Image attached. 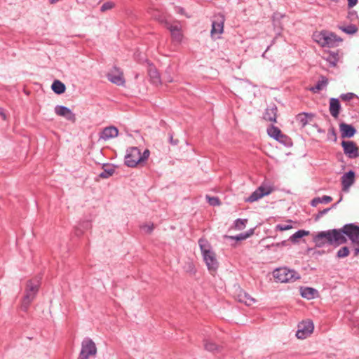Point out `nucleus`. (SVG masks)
Listing matches in <instances>:
<instances>
[{"label":"nucleus","mask_w":359,"mask_h":359,"mask_svg":"<svg viewBox=\"0 0 359 359\" xmlns=\"http://www.w3.org/2000/svg\"><path fill=\"white\" fill-rule=\"evenodd\" d=\"M313 241L319 247L325 245L338 246L344 244V240L341 236L339 229L318 232L314 236Z\"/></svg>","instance_id":"obj_1"},{"label":"nucleus","mask_w":359,"mask_h":359,"mask_svg":"<svg viewBox=\"0 0 359 359\" xmlns=\"http://www.w3.org/2000/svg\"><path fill=\"white\" fill-rule=\"evenodd\" d=\"M313 40L322 47L332 48L337 46L342 39L336 34L328 31L315 32L313 34Z\"/></svg>","instance_id":"obj_2"},{"label":"nucleus","mask_w":359,"mask_h":359,"mask_svg":"<svg viewBox=\"0 0 359 359\" xmlns=\"http://www.w3.org/2000/svg\"><path fill=\"white\" fill-rule=\"evenodd\" d=\"M339 230L344 240V243L347 242V237L351 241L354 249L359 245V226L354 223H349L344 225Z\"/></svg>","instance_id":"obj_3"},{"label":"nucleus","mask_w":359,"mask_h":359,"mask_svg":"<svg viewBox=\"0 0 359 359\" xmlns=\"http://www.w3.org/2000/svg\"><path fill=\"white\" fill-rule=\"evenodd\" d=\"M39 280H31L27 283L25 290V294L22 299L21 308L23 311H26L30 304L35 299L36 295L39 290Z\"/></svg>","instance_id":"obj_4"},{"label":"nucleus","mask_w":359,"mask_h":359,"mask_svg":"<svg viewBox=\"0 0 359 359\" xmlns=\"http://www.w3.org/2000/svg\"><path fill=\"white\" fill-rule=\"evenodd\" d=\"M273 277L280 283L294 282L300 278L297 271L287 267L276 269L273 271Z\"/></svg>","instance_id":"obj_5"},{"label":"nucleus","mask_w":359,"mask_h":359,"mask_svg":"<svg viewBox=\"0 0 359 359\" xmlns=\"http://www.w3.org/2000/svg\"><path fill=\"white\" fill-rule=\"evenodd\" d=\"M97 353L95 344L90 338H85L81 343V349L79 359H88Z\"/></svg>","instance_id":"obj_6"},{"label":"nucleus","mask_w":359,"mask_h":359,"mask_svg":"<svg viewBox=\"0 0 359 359\" xmlns=\"http://www.w3.org/2000/svg\"><path fill=\"white\" fill-rule=\"evenodd\" d=\"M140 162H142V158L140 149L137 147L128 149L125 156V164L128 167L133 168Z\"/></svg>","instance_id":"obj_7"},{"label":"nucleus","mask_w":359,"mask_h":359,"mask_svg":"<svg viewBox=\"0 0 359 359\" xmlns=\"http://www.w3.org/2000/svg\"><path fill=\"white\" fill-rule=\"evenodd\" d=\"M314 330V325L311 320L302 321L298 325L296 337L300 339L307 338Z\"/></svg>","instance_id":"obj_8"},{"label":"nucleus","mask_w":359,"mask_h":359,"mask_svg":"<svg viewBox=\"0 0 359 359\" xmlns=\"http://www.w3.org/2000/svg\"><path fill=\"white\" fill-rule=\"evenodd\" d=\"M225 18L222 14H218L214 16L212 20L211 36L215 37L216 35L221 34L224 31V24Z\"/></svg>","instance_id":"obj_9"},{"label":"nucleus","mask_w":359,"mask_h":359,"mask_svg":"<svg viewBox=\"0 0 359 359\" xmlns=\"http://www.w3.org/2000/svg\"><path fill=\"white\" fill-rule=\"evenodd\" d=\"M341 147L344 153L349 158H356L359 156L358 148L354 142L344 140L341 142Z\"/></svg>","instance_id":"obj_10"},{"label":"nucleus","mask_w":359,"mask_h":359,"mask_svg":"<svg viewBox=\"0 0 359 359\" xmlns=\"http://www.w3.org/2000/svg\"><path fill=\"white\" fill-rule=\"evenodd\" d=\"M208 269L210 273L215 272L218 268V262L213 251H206L203 256Z\"/></svg>","instance_id":"obj_11"},{"label":"nucleus","mask_w":359,"mask_h":359,"mask_svg":"<svg viewBox=\"0 0 359 359\" xmlns=\"http://www.w3.org/2000/svg\"><path fill=\"white\" fill-rule=\"evenodd\" d=\"M107 76L109 81L117 86H123L125 84L123 72L117 67H114V69L107 74Z\"/></svg>","instance_id":"obj_12"},{"label":"nucleus","mask_w":359,"mask_h":359,"mask_svg":"<svg viewBox=\"0 0 359 359\" xmlns=\"http://www.w3.org/2000/svg\"><path fill=\"white\" fill-rule=\"evenodd\" d=\"M55 113L59 116L64 117L67 121H69L72 123L76 121V116L72 112V111L67 107L62 105H57L55 107Z\"/></svg>","instance_id":"obj_13"},{"label":"nucleus","mask_w":359,"mask_h":359,"mask_svg":"<svg viewBox=\"0 0 359 359\" xmlns=\"http://www.w3.org/2000/svg\"><path fill=\"white\" fill-rule=\"evenodd\" d=\"M271 193V190L264 187H259L245 200L246 202L252 203L257 201L263 196H267Z\"/></svg>","instance_id":"obj_14"},{"label":"nucleus","mask_w":359,"mask_h":359,"mask_svg":"<svg viewBox=\"0 0 359 359\" xmlns=\"http://www.w3.org/2000/svg\"><path fill=\"white\" fill-rule=\"evenodd\" d=\"M118 135V130L115 126H109L104 128L100 133V140H103L104 141H107L109 139L114 138L117 137Z\"/></svg>","instance_id":"obj_15"},{"label":"nucleus","mask_w":359,"mask_h":359,"mask_svg":"<svg viewBox=\"0 0 359 359\" xmlns=\"http://www.w3.org/2000/svg\"><path fill=\"white\" fill-rule=\"evenodd\" d=\"M313 117L314 115L313 114L302 112L296 116L295 120L300 128H304L307 124L313 121Z\"/></svg>","instance_id":"obj_16"},{"label":"nucleus","mask_w":359,"mask_h":359,"mask_svg":"<svg viewBox=\"0 0 359 359\" xmlns=\"http://www.w3.org/2000/svg\"><path fill=\"white\" fill-rule=\"evenodd\" d=\"M355 172L353 170L344 174L341 177L343 191H348L349 187L354 183Z\"/></svg>","instance_id":"obj_17"},{"label":"nucleus","mask_w":359,"mask_h":359,"mask_svg":"<svg viewBox=\"0 0 359 359\" xmlns=\"http://www.w3.org/2000/svg\"><path fill=\"white\" fill-rule=\"evenodd\" d=\"M339 128L342 137L351 138L356 133L355 128L350 124L341 123L339 125Z\"/></svg>","instance_id":"obj_18"},{"label":"nucleus","mask_w":359,"mask_h":359,"mask_svg":"<svg viewBox=\"0 0 359 359\" xmlns=\"http://www.w3.org/2000/svg\"><path fill=\"white\" fill-rule=\"evenodd\" d=\"M165 26L170 32L173 41L178 43L180 42V29L177 22L172 23L168 20L165 21Z\"/></svg>","instance_id":"obj_19"},{"label":"nucleus","mask_w":359,"mask_h":359,"mask_svg":"<svg viewBox=\"0 0 359 359\" xmlns=\"http://www.w3.org/2000/svg\"><path fill=\"white\" fill-rule=\"evenodd\" d=\"M148 74L150 79V81L155 86H158L161 84V76L157 71L156 68L152 65H149L148 67Z\"/></svg>","instance_id":"obj_20"},{"label":"nucleus","mask_w":359,"mask_h":359,"mask_svg":"<svg viewBox=\"0 0 359 359\" xmlns=\"http://www.w3.org/2000/svg\"><path fill=\"white\" fill-rule=\"evenodd\" d=\"M341 104L338 98H330V113L334 118H337L340 113Z\"/></svg>","instance_id":"obj_21"},{"label":"nucleus","mask_w":359,"mask_h":359,"mask_svg":"<svg viewBox=\"0 0 359 359\" xmlns=\"http://www.w3.org/2000/svg\"><path fill=\"white\" fill-rule=\"evenodd\" d=\"M320 80L316 85L309 88V90L313 93H317L323 89L325 88L328 85V79L325 76H320Z\"/></svg>","instance_id":"obj_22"},{"label":"nucleus","mask_w":359,"mask_h":359,"mask_svg":"<svg viewBox=\"0 0 359 359\" xmlns=\"http://www.w3.org/2000/svg\"><path fill=\"white\" fill-rule=\"evenodd\" d=\"M278 109L276 106H273L266 109V112L264 115V118L266 121L276 123L277 118Z\"/></svg>","instance_id":"obj_23"},{"label":"nucleus","mask_w":359,"mask_h":359,"mask_svg":"<svg viewBox=\"0 0 359 359\" xmlns=\"http://www.w3.org/2000/svg\"><path fill=\"white\" fill-rule=\"evenodd\" d=\"M238 297L240 302H243L247 306H251L255 302V299L244 291H241Z\"/></svg>","instance_id":"obj_24"},{"label":"nucleus","mask_w":359,"mask_h":359,"mask_svg":"<svg viewBox=\"0 0 359 359\" xmlns=\"http://www.w3.org/2000/svg\"><path fill=\"white\" fill-rule=\"evenodd\" d=\"M51 89L55 93L60 95L65 93L66 87L65 85L60 81L55 80L52 83Z\"/></svg>","instance_id":"obj_25"},{"label":"nucleus","mask_w":359,"mask_h":359,"mask_svg":"<svg viewBox=\"0 0 359 359\" xmlns=\"http://www.w3.org/2000/svg\"><path fill=\"white\" fill-rule=\"evenodd\" d=\"M317 294V290L312 287H304L301 289V295L307 299H313Z\"/></svg>","instance_id":"obj_26"},{"label":"nucleus","mask_w":359,"mask_h":359,"mask_svg":"<svg viewBox=\"0 0 359 359\" xmlns=\"http://www.w3.org/2000/svg\"><path fill=\"white\" fill-rule=\"evenodd\" d=\"M115 172V168L111 165H104L103 171L100 173L99 177L102 179H107L113 175Z\"/></svg>","instance_id":"obj_27"},{"label":"nucleus","mask_w":359,"mask_h":359,"mask_svg":"<svg viewBox=\"0 0 359 359\" xmlns=\"http://www.w3.org/2000/svg\"><path fill=\"white\" fill-rule=\"evenodd\" d=\"M332 201V198L330 196H323V197H316L311 201V205L316 207L319 203H328Z\"/></svg>","instance_id":"obj_28"},{"label":"nucleus","mask_w":359,"mask_h":359,"mask_svg":"<svg viewBox=\"0 0 359 359\" xmlns=\"http://www.w3.org/2000/svg\"><path fill=\"white\" fill-rule=\"evenodd\" d=\"M204 347L205 350L210 352H219L221 349L219 346L208 339L204 340Z\"/></svg>","instance_id":"obj_29"},{"label":"nucleus","mask_w":359,"mask_h":359,"mask_svg":"<svg viewBox=\"0 0 359 359\" xmlns=\"http://www.w3.org/2000/svg\"><path fill=\"white\" fill-rule=\"evenodd\" d=\"M267 134L274 140H276L281 134V130L276 126L271 125L267 129Z\"/></svg>","instance_id":"obj_30"},{"label":"nucleus","mask_w":359,"mask_h":359,"mask_svg":"<svg viewBox=\"0 0 359 359\" xmlns=\"http://www.w3.org/2000/svg\"><path fill=\"white\" fill-rule=\"evenodd\" d=\"M309 232L305 230H298L294 234L290 237V240L292 242H297L299 238L304 237V236L309 235Z\"/></svg>","instance_id":"obj_31"},{"label":"nucleus","mask_w":359,"mask_h":359,"mask_svg":"<svg viewBox=\"0 0 359 359\" xmlns=\"http://www.w3.org/2000/svg\"><path fill=\"white\" fill-rule=\"evenodd\" d=\"M276 140L285 147H291L292 145V140L288 136L283 133Z\"/></svg>","instance_id":"obj_32"},{"label":"nucleus","mask_w":359,"mask_h":359,"mask_svg":"<svg viewBox=\"0 0 359 359\" xmlns=\"http://www.w3.org/2000/svg\"><path fill=\"white\" fill-rule=\"evenodd\" d=\"M339 28L341 31L348 34H353L358 32V27L352 24L345 27H340Z\"/></svg>","instance_id":"obj_33"},{"label":"nucleus","mask_w":359,"mask_h":359,"mask_svg":"<svg viewBox=\"0 0 359 359\" xmlns=\"http://www.w3.org/2000/svg\"><path fill=\"white\" fill-rule=\"evenodd\" d=\"M198 244H199L203 256L205 255V252L206 251H212L210 249V245L206 240L203 239V238L199 239Z\"/></svg>","instance_id":"obj_34"},{"label":"nucleus","mask_w":359,"mask_h":359,"mask_svg":"<svg viewBox=\"0 0 359 359\" xmlns=\"http://www.w3.org/2000/svg\"><path fill=\"white\" fill-rule=\"evenodd\" d=\"M247 222V219H237L234 221V227L236 230L241 231L245 227Z\"/></svg>","instance_id":"obj_35"},{"label":"nucleus","mask_w":359,"mask_h":359,"mask_svg":"<svg viewBox=\"0 0 359 359\" xmlns=\"http://www.w3.org/2000/svg\"><path fill=\"white\" fill-rule=\"evenodd\" d=\"M205 198L208 203L212 206H218L221 203L218 197L206 195Z\"/></svg>","instance_id":"obj_36"},{"label":"nucleus","mask_w":359,"mask_h":359,"mask_svg":"<svg viewBox=\"0 0 359 359\" xmlns=\"http://www.w3.org/2000/svg\"><path fill=\"white\" fill-rule=\"evenodd\" d=\"M350 250L349 248L346 246L341 248L337 253V257L338 258H344L346 257L349 255Z\"/></svg>","instance_id":"obj_37"},{"label":"nucleus","mask_w":359,"mask_h":359,"mask_svg":"<svg viewBox=\"0 0 359 359\" xmlns=\"http://www.w3.org/2000/svg\"><path fill=\"white\" fill-rule=\"evenodd\" d=\"M90 226V223L88 222H83L80 224L79 228H76L75 233L77 236H81L83 233V230L81 229H88Z\"/></svg>","instance_id":"obj_38"},{"label":"nucleus","mask_w":359,"mask_h":359,"mask_svg":"<svg viewBox=\"0 0 359 359\" xmlns=\"http://www.w3.org/2000/svg\"><path fill=\"white\" fill-rule=\"evenodd\" d=\"M115 6V4L112 1H107L104 3L100 7L101 12H105L108 10L112 9Z\"/></svg>","instance_id":"obj_39"},{"label":"nucleus","mask_w":359,"mask_h":359,"mask_svg":"<svg viewBox=\"0 0 359 359\" xmlns=\"http://www.w3.org/2000/svg\"><path fill=\"white\" fill-rule=\"evenodd\" d=\"M141 229L147 233H151L154 229V225L152 223L144 224L141 226Z\"/></svg>","instance_id":"obj_40"},{"label":"nucleus","mask_w":359,"mask_h":359,"mask_svg":"<svg viewBox=\"0 0 359 359\" xmlns=\"http://www.w3.org/2000/svg\"><path fill=\"white\" fill-rule=\"evenodd\" d=\"M355 97V95L353 93H347L341 94L340 98L344 101H349Z\"/></svg>","instance_id":"obj_41"},{"label":"nucleus","mask_w":359,"mask_h":359,"mask_svg":"<svg viewBox=\"0 0 359 359\" xmlns=\"http://www.w3.org/2000/svg\"><path fill=\"white\" fill-rule=\"evenodd\" d=\"M292 228V226L290 224H278L276 226V229L280 231H287Z\"/></svg>","instance_id":"obj_42"},{"label":"nucleus","mask_w":359,"mask_h":359,"mask_svg":"<svg viewBox=\"0 0 359 359\" xmlns=\"http://www.w3.org/2000/svg\"><path fill=\"white\" fill-rule=\"evenodd\" d=\"M331 209H332V208H327L323 209V210L319 211L318 213L316 215L315 219L316 220L319 219L324 215L327 214Z\"/></svg>","instance_id":"obj_43"},{"label":"nucleus","mask_w":359,"mask_h":359,"mask_svg":"<svg viewBox=\"0 0 359 359\" xmlns=\"http://www.w3.org/2000/svg\"><path fill=\"white\" fill-rule=\"evenodd\" d=\"M249 236H250V233H240L239 235L232 237V238L236 241H243L246 239Z\"/></svg>","instance_id":"obj_44"},{"label":"nucleus","mask_w":359,"mask_h":359,"mask_svg":"<svg viewBox=\"0 0 359 359\" xmlns=\"http://www.w3.org/2000/svg\"><path fill=\"white\" fill-rule=\"evenodd\" d=\"M337 54H335V55H333L332 56H330V57L327 58V60L329 61V62L330 63V65L332 66H335L336 65L337 62Z\"/></svg>","instance_id":"obj_45"},{"label":"nucleus","mask_w":359,"mask_h":359,"mask_svg":"<svg viewBox=\"0 0 359 359\" xmlns=\"http://www.w3.org/2000/svg\"><path fill=\"white\" fill-rule=\"evenodd\" d=\"M328 135L333 138L334 141L337 140V133L334 128H331L329 129Z\"/></svg>","instance_id":"obj_46"},{"label":"nucleus","mask_w":359,"mask_h":359,"mask_svg":"<svg viewBox=\"0 0 359 359\" xmlns=\"http://www.w3.org/2000/svg\"><path fill=\"white\" fill-rule=\"evenodd\" d=\"M149 156V151L146 149L143 154H141V158H142V162L147 160Z\"/></svg>","instance_id":"obj_47"},{"label":"nucleus","mask_w":359,"mask_h":359,"mask_svg":"<svg viewBox=\"0 0 359 359\" xmlns=\"http://www.w3.org/2000/svg\"><path fill=\"white\" fill-rule=\"evenodd\" d=\"M358 0H348V6L349 8H352L356 5Z\"/></svg>","instance_id":"obj_48"},{"label":"nucleus","mask_w":359,"mask_h":359,"mask_svg":"<svg viewBox=\"0 0 359 359\" xmlns=\"http://www.w3.org/2000/svg\"><path fill=\"white\" fill-rule=\"evenodd\" d=\"M169 140H170V142L174 145H177V142L178 140H173V136L172 134H169Z\"/></svg>","instance_id":"obj_49"},{"label":"nucleus","mask_w":359,"mask_h":359,"mask_svg":"<svg viewBox=\"0 0 359 359\" xmlns=\"http://www.w3.org/2000/svg\"><path fill=\"white\" fill-rule=\"evenodd\" d=\"M357 13L355 11H353L349 12V18L353 19L355 16H356Z\"/></svg>","instance_id":"obj_50"},{"label":"nucleus","mask_w":359,"mask_h":359,"mask_svg":"<svg viewBox=\"0 0 359 359\" xmlns=\"http://www.w3.org/2000/svg\"><path fill=\"white\" fill-rule=\"evenodd\" d=\"M341 200H342V196L340 197L339 200L336 203L333 204L330 208H332V209L336 208L337 205H338V203H339Z\"/></svg>","instance_id":"obj_51"},{"label":"nucleus","mask_w":359,"mask_h":359,"mask_svg":"<svg viewBox=\"0 0 359 359\" xmlns=\"http://www.w3.org/2000/svg\"><path fill=\"white\" fill-rule=\"evenodd\" d=\"M246 233H250V236L253 233V229L249 230Z\"/></svg>","instance_id":"obj_52"},{"label":"nucleus","mask_w":359,"mask_h":359,"mask_svg":"<svg viewBox=\"0 0 359 359\" xmlns=\"http://www.w3.org/2000/svg\"><path fill=\"white\" fill-rule=\"evenodd\" d=\"M58 1H59V0H50V2L51 4H55V3L57 2Z\"/></svg>","instance_id":"obj_53"},{"label":"nucleus","mask_w":359,"mask_h":359,"mask_svg":"<svg viewBox=\"0 0 359 359\" xmlns=\"http://www.w3.org/2000/svg\"><path fill=\"white\" fill-rule=\"evenodd\" d=\"M180 12H181V15H182L183 14V9L182 8H181Z\"/></svg>","instance_id":"obj_54"}]
</instances>
